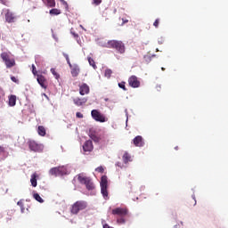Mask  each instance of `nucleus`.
<instances>
[{
  "label": "nucleus",
  "instance_id": "47",
  "mask_svg": "<svg viewBox=\"0 0 228 228\" xmlns=\"http://www.w3.org/2000/svg\"><path fill=\"white\" fill-rule=\"evenodd\" d=\"M161 70H165V68H161Z\"/></svg>",
  "mask_w": 228,
  "mask_h": 228
},
{
  "label": "nucleus",
  "instance_id": "16",
  "mask_svg": "<svg viewBox=\"0 0 228 228\" xmlns=\"http://www.w3.org/2000/svg\"><path fill=\"white\" fill-rule=\"evenodd\" d=\"M28 144L30 151H34V152H38V151H40V144H38L37 142L28 141Z\"/></svg>",
  "mask_w": 228,
  "mask_h": 228
},
{
  "label": "nucleus",
  "instance_id": "10",
  "mask_svg": "<svg viewBox=\"0 0 228 228\" xmlns=\"http://www.w3.org/2000/svg\"><path fill=\"white\" fill-rule=\"evenodd\" d=\"M37 81L40 85L41 88L46 90L47 88V79L43 75H37Z\"/></svg>",
  "mask_w": 228,
  "mask_h": 228
},
{
  "label": "nucleus",
  "instance_id": "7",
  "mask_svg": "<svg viewBox=\"0 0 228 228\" xmlns=\"http://www.w3.org/2000/svg\"><path fill=\"white\" fill-rule=\"evenodd\" d=\"M67 174V167L64 166L58 167H53L50 169V175H65Z\"/></svg>",
  "mask_w": 228,
  "mask_h": 228
},
{
  "label": "nucleus",
  "instance_id": "5",
  "mask_svg": "<svg viewBox=\"0 0 228 228\" xmlns=\"http://www.w3.org/2000/svg\"><path fill=\"white\" fill-rule=\"evenodd\" d=\"M0 58H2L7 69H12V67H15V59L10 58V53L4 52L1 53Z\"/></svg>",
  "mask_w": 228,
  "mask_h": 228
},
{
  "label": "nucleus",
  "instance_id": "36",
  "mask_svg": "<svg viewBox=\"0 0 228 228\" xmlns=\"http://www.w3.org/2000/svg\"><path fill=\"white\" fill-rule=\"evenodd\" d=\"M11 81H12V83H16V85H19V79H17L15 77H11Z\"/></svg>",
  "mask_w": 228,
  "mask_h": 228
},
{
  "label": "nucleus",
  "instance_id": "1",
  "mask_svg": "<svg viewBox=\"0 0 228 228\" xmlns=\"http://www.w3.org/2000/svg\"><path fill=\"white\" fill-rule=\"evenodd\" d=\"M107 46L110 49H115L119 54H124L126 53V45L122 41L118 40H110L107 43Z\"/></svg>",
  "mask_w": 228,
  "mask_h": 228
},
{
  "label": "nucleus",
  "instance_id": "3",
  "mask_svg": "<svg viewBox=\"0 0 228 228\" xmlns=\"http://www.w3.org/2000/svg\"><path fill=\"white\" fill-rule=\"evenodd\" d=\"M88 208V202L86 200H77L76 201L70 208L71 215H77L79 211H85Z\"/></svg>",
  "mask_w": 228,
  "mask_h": 228
},
{
  "label": "nucleus",
  "instance_id": "39",
  "mask_svg": "<svg viewBox=\"0 0 228 228\" xmlns=\"http://www.w3.org/2000/svg\"><path fill=\"white\" fill-rule=\"evenodd\" d=\"M76 117H77V118H83V113H81V112H77L76 113Z\"/></svg>",
  "mask_w": 228,
  "mask_h": 228
},
{
  "label": "nucleus",
  "instance_id": "21",
  "mask_svg": "<svg viewBox=\"0 0 228 228\" xmlns=\"http://www.w3.org/2000/svg\"><path fill=\"white\" fill-rule=\"evenodd\" d=\"M43 2L50 8H54V6H56V1L54 0H43Z\"/></svg>",
  "mask_w": 228,
  "mask_h": 228
},
{
  "label": "nucleus",
  "instance_id": "4",
  "mask_svg": "<svg viewBox=\"0 0 228 228\" xmlns=\"http://www.w3.org/2000/svg\"><path fill=\"white\" fill-rule=\"evenodd\" d=\"M101 192L105 200H108V176L102 175L100 182Z\"/></svg>",
  "mask_w": 228,
  "mask_h": 228
},
{
  "label": "nucleus",
  "instance_id": "31",
  "mask_svg": "<svg viewBox=\"0 0 228 228\" xmlns=\"http://www.w3.org/2000/svg\"><path fill=\"white\" fill-rule=\"evenodd\" d=\"M89 136L94 142H99V138L97 137V135L91 134Z\"/></svg>",
  "mask_w": 228,
  "mask_h": 228
},
{
  "label": "nucleus",
  "instance_id": "24",
  "mask_svg": "<svg viewBox=\"0 0 228 228\" xmlns=\"http://www.w3.org/2000/svg\"><path fill=\"white\" fill-rule=\"evenodd\" d=\"M113 74V71L110 69L105 70L104 76L105 77H108L110 79L111 77V75Z\"/></svg>",
  "mask_w": 228,
  "mask_h": 228
},
{
  "label": "nucleus",
  "instance_id": "38",
  "mask_svg": "<svg viewBox=\"0 0 228 228\" xmlns=\"http://www.w3.org/2000/svg\"><path fill=\"white\" fill-rule=\"evenodd\" d=\"M17 205L20 206L21 211H24V203L22 201H18Z\"/></svg>",
  "mask_w": 228,
  "mask_h": 228
},
{
  "label": "nucleus",
  "instance_id": "22",
  "mask_svg": "<svg viewBox=\"0 0 228 228\" xmlns=\"http://www.w3.org/2000/svg\"><path fill=\"white\" fill-rule=\"evenodd\" d=\"M37 133H38L39 136H45V134H46L45 127L44 126H39L37 127Z\"/></svg>",
  "mask_w": 228,
  "mask_h": 228
},
{
  "label": "nucleus",
  "instance_id": "32",
  "mask_svg": "<svg viewBox=\"0 0 228 228\" xmlns=\"http://www.w3.org/2000/svg\"><path fill=\"white\" fill-rule=\"evenodd\" d=\"M63 56H64V58H66V61H67L68 65L69 66L72 65V63H70V59L69 58V54L63 53Z\"/></svg>",
  "mask_w": 228,
  "mask_h": 228
},
{
  "label": "nucleus",
  "instance_id": "18",
  "mask_svg": "<svg viewBox=\"0 0 228 228\" xmlns=\"http://www.w3.org/2000/svg\"><path fill=\"white\" fill-rule=\"evenodd\" d=\"M17 104V96L14 94H12L9 96V106H15Z\"/></svg>",
  "mask_w": 228,
  "mask_h": 228
},
{
  "label": "nucleus",
  "instance_id": "8",
  "mask_svg": "<svg viewBox=\"0 0 228 228\" xmlns=\"http://www.w3.org/2000/svg\"><path fill=\"white\" fill-rule=\"evenodd\" d=\"M129 213V211L127 210V208H117L112 209V215H118V216H127V214Z\"/></svg>",
  "mask_w": 228,
  "mask_h": 228
},
{
  "label": "nucleus",
  "instance_id": "19",
  "mask_svg": "<svg viewBox=\"0 0 228 228\" xmlns=\"http://www.w3.org/2000/svg\"><path fill=\"white\" fill-rule=\"evenodd\" d=\"M37 177H38V175H37V173H34L31 175L30 183L33 188H37Z\"/></svg>",
  "mask_w": 228,
  "mask_h": 228
},
{
  "label": "nucleus",
  "instance_id": "11",
  "mask_svg": "<svg viewBox=\"0 0 228 228\" xmlns=\"http://www.w3.org/2000/svg\"><path fill=\"white\" fill-rule=\"evenodd\" d=\"M69 69H71L72 77H77L79 76V66L77 64H69Z\"/></svg>",
  "mask_w": 228,
  "mask_h": 228
},
{
  "label": "nucleus",
  "instance_id": "27",
  "mask_svg": "<svg viewBox=\"0 0 228 228\" xmlns=\"http://www.w3.org/2000/svg\"><path fill=\"white\" fill-rule=\"evenodd\" d=\"M34 199H36L37 202H40V203L44 202V200L42 199V197H40V194L38 193L34 194Z\"/></svg>",
  "mask_w": 228,
  "mask_h": 228
},
{
  "label": "nucleus",
  "instance_id": "26",
  "mask_svg": "<svg viewBox=\"0 0 228 228\" xmlns=\"http://www.w3.org/2000/svg\"><path fill=\"white\" fill-rule=\"evenodd\" d=\"M51 72H52L53 76H54L55 79H60V74H58V72H56V69L54 68L51 69Z\"/></svg>",
  "mask_w": 228,
  "mask_h": 228
},
{
  "label": "nucleus",
  "instance_id": "6",
  "mask_svg": "<svg viewBox=\"0 0 228 228\" xmlns=\"http://www.w3.org/2000/svg\"><path fill=\"white\" fill-rule=\"evenodd\" d=\"M91 117L95 120L96 122H107L108 118H106V116L104 114L101 113V111L97 110H93L91 111Z\"/></svg>",
  "mask_w": 228,
  "mask_h": 228
},
{
  "label": "nucleus",
  "instance_id": "42",
  "mask_svg": "<svg viewBox=\"0 0 228 228\" xmlns=\"http://www.w3.org/2000/svg\"><path fill=\"white\" fill-rule=\"evenodd\" d=\"M116 167H118L119 168H122V163L121 162H118L116 164Z\"/></svg>",
  "mask_w": 228,
  "mask_h": 228
},
{
  "label": "nucleus",
  "instance_id": "25",
  "mask_svg": "<svg viewBox=\"0 0 228 228\" xmlns=\"http://www.w3.org/2000/svg\"><path fill=\"white\" fill-rule=\"evenodd\" d=\"M88 61H89V64L91 65L92 68L94 69H97V65H95V61H94L92 59V57H88Z\"/></svg>",
  "mask_w": 228,
  "mask_h": 228
},
{
  "label": "nucleus",
  "instance_id": "13",
  "mask_svg": "<svg viewBox=\"0 0 228 228\" xmlns=\"http://www.w3.org/2000/svg\"><path fill=\"white\" fill-rule=\"evenodd\" d=\"M83 151L84 152H92L94 151V142L90 140L86 141L83 145Z\"/></svg>",
  "mask_w": 228,
  "mask_h": 228
},
{
  "label": "nucleus",
  "instance_id": "14",
  "mask_svg": "<svg viewBox=\"0 0 228 228\" xmlns=\"http://www.w3.org/2000/svg\"><path fill=\"white\" fill-rule=\"evenodd\" d=\"M5 22H8L9 24L15 22V14H13V12H10V10L6 11Z\"/></svg>",
  "mask_w": 228,
  "mask_h": 228
},
{
  "label": "nucleus",
  "instance_id": "20",
  "mask_svg": "<svg viewBox=\"0 0 228 228\" xmlns=\"http://www.w3.org/2000/svg\"><path fill=\"white\" fill-rule=\"evenodd\" d=\"M129 161H133V159H131V155L129 153H127V151H126L123 154V162L127 165V163H129Z\"/></svg>",
  "mask_w": 228,
  "mask_h": 228
},
{
  "label": "nucleus",
  "instance_id": "45",
  "mask_svg": "<svg viewBox=\"0 0 228 228\" xmlns=\"http://www.w3.org/2000/svg\"><path fill=\"white\" fill-rule=\"evenodd\" d=\"M61 4H67V2H66V1H64V2H61Z\"/></svg>",
  "mask_w": 228,
  "mask_h": 228
},
{
  "label": "nucleus",
  "instance_id": "28",
  "mask_svg": "<svg viewBox=\"0 0 228 228\" xmlns=\"http://www.w3.org/2000/svg\"><path fill=\"white\" fill-rule=\"evenodd\" d=\"M118 86L125 92L127 91V88H126V82L123 81V82L118 83Z\"/></svg>",
  "mask_w": 228,
  "mask_h": 228
},
{
  "label": "nucleus",
  "instance_id": "41",
  "mask_svg": "<svg viewBox=\"0 0 228 228\" xmlns=\"http://www.w3.org/2000/svg\"><path fill=\"white\" fill-rule=\"evenodd\" d=\"M4 152V147L0 146V154H3Z\"/></svg>",
  "mask_w": 228,
  "mask_h": 228
},
{
  "label": "nucleus",
  "instance_id": "34",
  "mask_svg": "<svg viewBox=\"0 0 228 228\" xmlns=\"http://www.w3.org/2000/svg\"><path fill=\"white\" fill-rule=\"evenodd\" d=\"M32 73L34 76H37L38 74V71H37V67H35V64H32Z\"/></svg>",
  "mask_w": 228,
  "mask_h": 228
},
{
  "label": "nucleus",
  "instance_id": "48",
  "mask_svg": "<svg viewBox=\"0 0 228 228\" xmlns=\"http://www.w3.org/2000/svg\"><path fill=\"white\" fill-rule=\"evenodd\" d=\"M0 90H3V89L0 87ZM0 100H1V96H0Z\"/></svg>",
  "mask_w": 228,
  "mask_h": 228
},
{
  "label": "nucleus",
  "instance_id": "37",
  "mask_svg": "<svg viewBox=\"0 0 228 228\" xmlns=\"http://www.w3.org/2000/svg\"><path fill=\"white\" fill-rule=\"evenodd\" d=\"M191 206H195L197 204V200H195V196H192L191 199Z\"/></svg>",
  "mask_w": 228,
  "mask_h": 228
},
{
  "label": "nucleus",
  "instance_id": "23",
  "mask_svg": "<svg viewBox=\"0 0 228 228\" xmlns=\"http://www.w3.org/2000/svg\"><path fill=\"white\" fill-rule=\"evenodd\" d=\"M60 13H61V11L60 9L50 10V15H60Z\"/></svg>",
  "mask_w": 228,
  "mask_h": 228
},
{
  "label": "nucleus",
  "instance_id": "44",
  "mask_svg": "<svg viewBox=\"0 0 228 228\" xmlns=\"http://www.w3.org/2000/svg\"><path fill=\"white\" fill-rule=\"evenodd\" d=\"M175 151L179 150V146L175 147Z\"/></svg>",
  "mask_w": 228,
  "mask_h": 228
},
{
  "label": "nucleus",
  "instance_id": "33",
  "mask_svg": "<svg viewBox=\"0 0 228 228\" xmlns=\"http://www.w3.org/2000/svg\"><path fill=\"white\" fill-rule=\"evenodd\" d=\"M101 3H102V0H93V4H94L95 6H99Z\"/></svg>",
  "mask_w": 228,
  "mask_h": 228
},
{
  "label": "nucleus",
  "instance_id": "15",
  "mask_svg": "<svg viewBox=\"0 0 228 228\" xmlns=\"http://www.w3.org/2000/svg\"><path fill=\"white\" fill-rule=\"evenodd\" d=\"M79 94L80 95H86L90 94V86L86 84H82L79 86Z\"/></svg>",
  "mask_w": 228,
  "mask_h": 228
},
{
  "label": "nucleus",
  "instance_id": "35",
  "mask_svg": "<svg viewBox=\"0 0 228 228\" xmlns=\"http://www.w3.org/2000/svg\"><path fill=\"white\" fill-rule=\"evenodd\" d=\"M153 26L154 28H159V19L155 20Z\"/></svg>",
  "mask_w": 228,
  "mask_h": 228
},
{
  "label": "nucleus",
  "instance_id": "49",
  "mask_svg": "<svg viewBox=\"0 0 228 228\" xmlns=\"http://www.w3.org/2000/svg\"><path fill=\"white\" fill-rule=\"evenodd\" d=\"M175 228H177V225H175Z\"/></svg>",
  "mask_w": 228,
  "mask_h": 228
},
{
  "label": "nucleus",
  "instance_id": "40",
  "mask_svg": "<svg viewBox=\"0 0 228 228\" xmlns=\"http://www.w3.org/2000/svg\"><path fill=\"white\" fill-rule=\"evenodd\" d=\"M127 22H129V20L122 19L121 26H124V24H127Z\"/></svg>",
  "mask_w": 228,
  "mask_h": 228
},
{
  "label": "nucleus",
  "instance_id": "30",
  "mask_svg": "<svg viewBox=\"0 0 228 228\" xmlns=\"http://www.w3.org/2000/svg\"><path fill=\"white\" fill-rule=\"evenodd\" d=\"M95 172H99V174H103L104 173V167L100 166V167L95 168Z\"/></svg>",
  "mask_w": 228,
  "mask_h": 228
},
{
  "label": "nucleus",
  "instance_id": "12",
  "mask_svg": "<svg viewBox=\"0 0 228 228\" xmlns=\"http://www.w3.org/2000/svg\"><path fill=\"white\" fill-rule=\"evenodd\" d=\"M133 143L134 147H143L145 145V142H143V137L141 135H137L134 138Z\"/></svg>",
  "mask_w": 228,
  "mask_h": 228
},
{
  "label": "nucleus",
  "instance_id": "43",
  "mask_svg": "<svg viewBox=\"0 0 228 228\" xmlns=\"http://www.w3.org/2000/svg\"><path fill=\"white\" fill-rule=\"evenodd\" d=\"M156 88H157L158 92H159V91L161 90V85H158V86H156Z\"/></svg>",
  "mask_w": 228,
  "mask_h": 228
},
{
  "label": "nucleus",
  "instance_id": "17",
  "mask_svg": "<svg viewBox=\"0 0 228 228\" xmlns=\"http://www.w3.org/2000/svg\"><path fill=\"white\" fill-rule=\"evenodd\" d=\"M87 101L88 100L86 98H75L73 102L76 106H83V104H86Z\"/></svg>",
  "mask_w": 228,
  "mask_h": 228
},
{
  "label": "nucleus",
  "instance_id": "29",
  "mask_svg": "<svg viewBox=\"0 0 228 228\" xmlns=\"http://www.w3.org/2000/svg\"><path fill=\"white\" fill-rule=\"evenodd\" d=\"M117 224H118L119 225L122 224H126V219L124 217H119L117 219Z\"/></svg>",
  "mask_w": 228,
  "mask_h": 228
},
{
  "label": "nucleus",
  "instance_id": "46",
  "mask_svg": "<svg viewBox=\"0 0 228 228\" xmlns=\"http://www.w3.org/2000/svg\"><path fill=\"white\" fill-rule=\"evenodd\" d=\"M61 1V3H65V0H60Z\"/></svg>",
  "mask_w": 228,
  "mask_h": 228
},
{
  "label": "nucleus",
  "instance_id": "9",
  "mask_svg": "<svg viewBox=\"0 0 228 228\" xmlns=\"http://www.w3.org/2000/svg\"><path fill=\"white\" fill-rule=\"evenodd\" d=\"M128 84L132 88H140V80H138V77L136 76H131L128 78Z\"/></svg>",
  "mask_w": 228,
  "mask_h": 228
},
{
  "label": "nucleus",
  "instance_id": "2",
  "mask_svg": "<svg viewBox=\"0 0 228 228\" xmlns=\"http://www.w3.org/2000/svg\"><path fill=\"white\" fill-rule=\"evenodd\" d=\"M77 177L80 184H85L86 190H88L89 191H92V190H95V185L94 184V182H92V179L90 177L86 176L83 174L77 175Z\"/></svg>",
  "mask_w": 228,
  "mask_h": 228
}]
</instances>
